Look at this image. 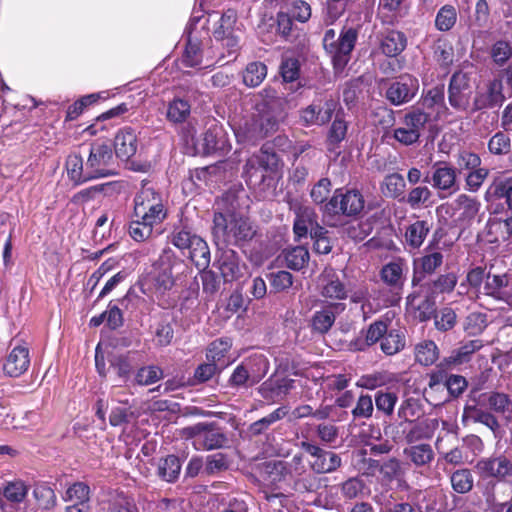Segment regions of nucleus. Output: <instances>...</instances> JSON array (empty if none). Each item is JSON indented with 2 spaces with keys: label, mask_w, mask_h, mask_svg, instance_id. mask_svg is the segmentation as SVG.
I'll return each instance as SVG.
<instances>
[{
  "label": "nucleus",
  "mask_w": 512,
  "mask_h": 512,
  "mask_svg": "<svg viewBox=\"0 0 512 512\" xmlns=\"http://www.w3.org/2000/svg\"><path fill=\"white\" fill-rule=\"evenodd\" d=\"M488 149L494 155H505L510 152L511 140L504 132H497L488 142Z\"/></svg>",
  "instance_id": "nucleus-63"
},
{
  "label": "nucleus",
  "mask_w": 512,
  "mask_h": 512,
  "mask_svg": "<svg viewBox=\"0 0 512 512\" xmlns=\"http://www.w3.org/2000/svg\"><path fill=\"white\" fill-rule=\"evenodd\" d=\"M268 279L271 289L275 293L286 291L293 284L292 274L285 270L270 273Z\"/></svg>",
  "instance_id": "nucleus-57"
},
{
  "label": "nucleus",
  "mask_w": 512,
  "mask_h": 512,
  "mask_svg": "<svg viewBox=\"0 0 512 512\" xmlns=\"http://www.w3.org/2000/svg\"><path fill=\"white\" fill-rule=\"evenodd\" d=\"M291 209L295 214L293 231L296 237L300 239L323 234L324 227L318 223V215L313 207L296 202L291 205Z\"/></svg>",
  "instance_id": "nucleus-13"
},
{
  "label": "nucleus",
  "mask_w": 512,
  "mask_h": 512,
  "mask_svg": "<svg viewBox=\"0 0 512 512\" xmlns=\"http://www.w3.org/2000/svg\"><path fill=\"white\" fill-rule=\"evenodd\" d=\"M338 489L344 500L364 498L368 493L365 481L359 476L349 477L338 485Z\"/></svg>",
  "instance_id": "nucleus-33"
},
{
  "label": "nucleus",
  "mask_w": 512,
  "mask_h": 512,
  "mask_svg": "<svg viewBox=\"0 0 512 512\" xmlns=\"http://www.w3.org/2000/svg\"><path fill=\"white\" fill-rule=\"evenodd\" d=\"M166 216L162 195L153 187L143 185L134 199V217L158 225Z\"/></svg>",
  "instance_id": "nucleus-5"
},
{
  "label": "nucleus",
  "mask_w": 512,
  "mask_h": 512,
  "mask_svg": "<svg viewBox=\"0 0 512 512\" xmlns=\"http://www.w3.org/2000/svg\"><path fill=\"white\" fill-rule=\"evenodd\" d=\"M475 468L482 477L503 479L512 474V463L504 456L483 458Z\"/></svg>",
  "instance_id": "nucleus-18"
},
{
  "label": "nucleus",
  "mask_w": 512,
  "mask_h": 512,
  "mask_svg": "<svg viewBox=\"0 0 512 512\" xmlns=\"http://www.w3.org/2000/svg\"><path fill=\"white\" fill-rule=\"evenodd\" d=\"M408 299L410 305L417 311L416 317L419 321L425 322L435 315L436 303L431 297L427 296L422 299H417L416 297L410 299L409 297Z\"/></svg>",
  "instance_id": "nucleus-50"
},
{
  "label": "nucleus",
  "mask_w": 512,
  "mask_h": 512,
  "mask_svg": "<svg viewBox=\"0 0 512 512\" xmlns=\"http://www.w3.org/2000/svg\"><path fill=\"white\" fill-rule=\"evenodd\" d=\"M458 170L451 163L446 161L435 162L432 166V175H427L424 182L431 183L436 190L446 191L449 194L459 190L457 180Z\"/></svg>",
  "instance_id": "nucleus-14"
},
{
  "label": "nucleus",
  "mask_w": 512,
  "mask_h": 512,
  "mask_svg": "<svg viewBox=\"0 0 512 512\" xmlns=\"http://www.w3.org/2000/svg\"><path fill=\"white\" fill-rule=\"evenodd\" d=\"M373 228L374 221L366 219L346 224L342 229V233L354 241H363L372 233Z\"/></svg>",
  "instance_id": "nucleus-40"
},
{
  "label": "nucleus",
  "mask_w": 512,
  "mask_h": 512,
  "mask_svg": "<svg viewBox=\"0 0 512 512\" xmlns=\"http://www.w3.org/2000/svg\"><path fill=\"white\" fill-rule=\"evenodd\" d=\"M115 155L128 160L137 152V136L131 128L120 130L114 141Z\"/></svg>",
  "instance_id": "nucleus-28"
},
{
  "label": "nucleus",
  "mask_w": 512,
  "mask_h": 512,
  "mask_svg": "<svg viewBox=\"0 0 512 512\" xmlns=\"http://www.w3.org/2000/svg\"><path fill=\"white\" fill-rule=\"evenodd\" d=\"M101 98V93H92L83 96L82 98L74 102L71 106H69L66 118L68 120L76 119L79 115L82 114L86 107L96 103Z\"/></svg>",
  "instance_id": "nucleus-56"
},
{
  "label": "nucleus",
  "mask_w": 512,
  "mask_h": 512,
  "mask_svg": "<svg viewBox=\"0 0 512 512\" xmlns=\"http://www.w3.org/2000/svg\"><path fill=\"white\" fill-rule=\"evenodd\" d=\"M114 163L115 155L110 144L98 141L90 144L86 172H89L91 180L114 175Z\"/></svg>",
  "instance_id": "nucleus-7"
},
{
  "label": "nucleus",
  "mask_w": 512,
  "mask_h": 512,
  "mask_svg": "<svg viewBox=\"0 0 512 512\" xmlns=\"http://www.w3.org/2000/svg\"><path fill=\"white\" fill-rule=\"evenodd\" d=\"M65 168L68 178L74 185H81L91 181L89 172L86 171V162L79 152H71L66 159Z\"/></svg>",
  "instance_id": "nucleus-29"
},
{
  "label": "nucleus",
  "mask_w": 512,
  "mask_h": 512,
  "mask_svg": "<svg viewBox=\"0 0 512 512\" xmlns=\"http://www.w3.org/2000/svg\"><path fill=\"white\" fill-rule=\"evenodd\" d=\"M431 196L432 192L427 186H417L408 192L405 202L411 208H419L421 205L425 204Z\"/></svg>",
  "instance_id": "nucleus-62"
},
{
  "label": "nucleus",
  "mask_w": 512,
  "mask_h": 512,
  "mask_svg": "<svg viewBox=\"0 0 512 512\" xmlns=\"http://www.w3.org/2000/svg\"><path fill=\"white\" fill-rule=\"evenodd\" d=\"M288 414V409L285 406L278 407L273 412H271L269 415L253 422L249 426V432L254 435H260L264 433L271 425L276 423L277 421H280Z\"/></svg>",
  "instance_id": "nucleus-41"
},
{
  "label": "nucleus",
  "mask_w": 512,
  "mask_h": 512,
  "mask_svg": "<svg viewBox=\"0 0 512 512\" xmlns=\"http://www.w3.org/2000/svg\"><path fill=\"white\" fill-rule=\"evenodd\" d=\"M278 166V157L273 151L262 147L259 153L252 155L245 164V173L251 179L259 170L273 171Z\"/></svg>",
  "instance_id": "nucleus-21"
},
{
  "label": "nucleus",
  "mask_w": 512,
  "mask_h": 512,
  "mask_svg": "<svg viewBox=\"0 0 512 512\" xmlns=\"http://www.w3.org/2000/svg\"><path fill=\"white\" fill-rule=\"evenodd\" d=\"M300 447L314 458L310 467L317 474L333 473L342 466L341 457L333 451L324 450L309 441H302Z\"/></svg>",
  "instance_id": "nucleus-12"
},
{
  "label": "nucleus",
  "mask_w": 512,
  "mask_h": 512,
  "mask_svg": "<svg viewBox=\"0 0 512 512\" xmlns=\"http://www.w3.org/2000/svg\"><path fill=\"white\" fill-rule=\"evenodd\" d=\"M154 224L134 217L129 226V233L136 241H143L152 235Z\"/></svg>",
  "instance_id": "nucleus-58"
},
{
  "label": "nucleus",
  "mask_w": 512,
  "mask_h": 512,
  "mask_svg": "<svg viewBox=\"0 0 512 512\" xmlns=\"http://www.w3.org/2000/svg\"><path fill=\"white\" fill-rule=\"evenodd\" d=\"M220 255L217 259L218 268L226 282L237 280L244 276L246 265L233 249L219 247Z\"/></svg>",
  "instance_id": "nucleus-17"
},
{
  "label": "nucleus",
  "mask_w": 512,
  "mask_h": 512,
  "mask_svg": "<svg viewBox=\"0 0 512 512\" xmlns=\"http://www.w3.org/2000/svg\"><path fill=\"white\" fill-rule=\"evenodd\" d=\"M457 21V11L452 5H444L437 12L435 27L437 30L446 32L453 28Z\"/></svg>",
  "instance_id": "nucleus-51"
},
{
  "label": "nucleus",
  "mask_w": 512,
  "mask_h": 512,
  "mask_svg": "<svg viewBox=\"0 0 512 512\" xmlns=\"http://www.w3.org/2000/svg\"><path fill=\"white\" fill-rule=\"evenodd\" d=\"M467 420L486 426L495 436L501 430L497 417L491 411L485 410L478 405H466L464 407L462 421L465 422Z\"/></svg>",
  "instance_id": "nucleus-23"
},
{
  "label": "nucleus",
  "mask_w": 512,
  "mask_h": 512,
  "mask_svg": "<svg viewBox=\"0 0 512 512\" xmlns=\"http://www.w3.org/2000/svg\"><path fill=\"white\" fill-rule=\"evenodd\" d=\"M491 412L499 414L505 421H512V400L509 395L501 392H490L481 395Z\"/></svg>",
  "instance_id": "nucleus-27"
},
{
  "label": "nucleus",
  "mask_w": 512,
  "mask_h": 512,
  "mask_svg": "<svg viewBox=\"0 0 512 512\" xmlns=\"http://www.w3.org/2000/svg\"><path fill=\"white\" fill-rule=\"evenodd\" d=\"M30 365L29 350L25 346H16L7 356L3 370L11 377L22 375Z\"/></svg>",
  "instance_id": "nucleus-24"
},
{
  "label": "nucleus",
  "mask_w": 512,
  "mask_h": 512,
  "mask_svg": "<svg viewBox=\"0 0 512 512\" xmlns=\"http://www.w3.org/2000/svg\"><path fill=\"white\" fill-rule=\"evenodd\" d=\"M257 109L267 120H274V128L277 130L279 122L287 115V102L284 98L273 97L258 104Z\"/></svg>",
  "instance_id": "nucleus-31"
},
{
  "label": "nucleus",
  "mask_w": 512,
  "mask_h": 512,
  "mask_svg": "<svg viewBox=\"0 0 512 512\" xmlns=\"http://www.w3.org/2000/svg\"><path fill=\"white\" fill-rule=\"evenodd\" d=\"M364 205V198L359 191L352 189L344 192L342 189H336L329 201L320 207V211L326 225L336 227L337 216H357L363 211Z\"/></svg>",
  "instance_id": "nucleus-3"
},
{
  "label": "nucleus",
  "mask_w": 512,
  "mask_h": 512,
  "mask_svg": "<svg viewBox=\"0 0 512 512\" xmlns=\"http://www.w3.org/2000/svg\"><path fill=\"white\" fill-rule=\"evenodd\" d=\"M268 370L267 361L264 356L258 355L238 365L230 377V383L235 386L244 385L251 381V384L259 382Z\"/></svg>",
  "instance_id": "nucleus-15"
},
{
  "label": "nucleus",
  "mask_w": 512,
  "mask_h": 512,
  "mask_svg": "<svg viewBox=\"0 0 512 512\" xmlns=\"http://www.w3.org/2000/svg\"><path fill=\"white\" fill-rule=\"evenodd\" d=\"M236 21V12L229 9L223 13L213 31L215 40L221 42V45L227 48V55L222 53L219 58V61L227 58L224 64H231L237 59L239 50V35L237 32L239 29L235 27Z\"/></svg>",
  "instance_id": "nucleus-6"
},
{
  "label": "nucleus",
  "mask_w": 512,
  "mask_h": 512,
  "mask_svg": "<svg viewBox=\"0 0 512 512\" xmlns=\"http://www.w3.org/2000/svg\"><path fill=\"white\" fill-rule=\"evenodd\" d=\"M411 428L405 434V440L407 443H414L422 439H428L431 437L429 421H421L410 423Z\"/></svg>",
  "instance_id": "nucleus-59"
},
{
  "label": "nucleus",
  "mask_w": 512,
  "mask_h": 512,
  "mask_svg": "<svg viewBox=\"0 0 512 512\" xmlns=\"http://www.w3.org/2000/svg\"><path fill=\"white\" fill-rule=\"evenodd\" d=\"M357 36V30L354 28L342 30L338 37H336V32L333 29H328L325 32L323 45L331 56L332 64L348 63L349 55L355 46Z\"/></svg>",
  "instance_id": "nucleus-9"
},
{
  "label": "nucleus",
  "mask_w": 512,
  "mask_h": 512,
  "mask_svg": "<svg viewBox=\"0 0 512 512\" xmlns=\"http://www.w3.org/2000/svg\"><path fill=\"white\" fill-rule=\"evenodd\" d=\"M403 454L417 468L429 466L434 460V451L426 443L408 446L404 448Z\"/></svg>",
  "instance_id": "nucleus-32"
},
{
  "label": "nucleus",
  "mask_w": 512,
  "mask_h": 512,
  "mask_svg": "<svg viewBox=\"0 0 512 512\" xmlns=\"http://www.w3.org/2000/svg\"><path fill=\"white\" fill-rule=\"evenodd\" d=\"M189 258L199 270H205L210 263V250L207 243L201 238H193L188 249Z\"/></svg>",
  "instance_id": "nucleus-36"
},
{
  "label": "nucleus",
  "mask_w": 512,
  "mask_h": 512,
  "mask_svg": "<svg viewBox=\"0 0 512 512\" xmlns=\"http://www.w3.org/2000/svg\"><path fill=\"white\" fill-rule=\"evenodd\" d=\"M321 295L326 299L343 300L347 297L345 285L334 275L321 276Z\"/></svg>",
  "instance_id": "nucleus-34"
},
{
  "label": "nucleus",
  "mask_w": 512,
  "mask_h": 512,
  "mask_svg": "<svg viewBox=\"0 0 512 512\" xmlns=\"http://www.w3.org/2000/svg\"><path fill=\"white\" fill-rule=\"evenodd\" d=\"M429 119V114L421 109H412L402 118L401 126L394 129L393 137L403 145H413L419 141Z\"/></svg>",
  "instance_id": "nucleus-10"
},
{
  "label": "nucleus",
  "mask_w": 512,
  "mask_h": 512,
  "mask_svg": "<svg viewBox=\"0 0 512 512\" xmlns=\"http://www.w3.org/2000/svg\"><path fill=\"white\" fill-rule=\"evenodd\" d=\"M432 222L423 219L416 220L405 228L404 243L411 249H418L424 243L427 235L432 229Z\"/></svg>",
  "instance_id": "nucleus-26"
},
{
  "label": "nucleus",
  "mask_w": 512,
  "mask_h": 512,
  "mask_svg": "<svg viewBox=\"0 0 512 512\" xmlns=\"http://www.w3.org/2000/svg\"><path fill=\"white\" fill-rule=\"evenodd\" d=\"M62 498L65 502L89 504L90 487L84 482H75L67 488Z\"/></svg>",
  "instance_id": "nucleus-48"
},
{
  "label": "nucleus",
  "mask_w": 512,
  "mask_h": 512,
  "mask_svg": "<svg viewBox=\"0 0 512 512\" xmlns=\"http://www.w3.org/2000/svg\"><path fill=\"white\" fill-rule=\"evenodd\" d=\"M294 380L287 377L274 376L263 382L259 388L261 396L272 402L282 400L293 388Z\"/></svg>",
  "instance_id": "nucleus-20"
},
{
  "label": "nucleus",
  "mask_w": 512,
  "mask_h": 512,
  "mask_svg": "<svg viewBox=\"0 0 512 512\" xmlns=\"http://www.w3.org/2000/svg\"><path fill=\"white\" fill-rule=\"evenodd\" d=\"M406 44L407 39L404 33L391 30L382 39L381 50L385 55L395 57L405 49Z\"/></svg>",
  "instance_id": "nucleus-35"
},
{
  "label": "nucleus",
  "mask_w": 512,
  "mask_h": 512,
  "mask_svg": "<svg viewBox=\"0 0 512 512\" xmlns=\"http://www.w3.org/2000/svg\"><path fill=\"white\" fill-rule=\"evenodd\" d=\"M418 89V80L410 75H404L389 85L385 97L392 105L400 106L410 102Z\"/></svg>",
  "instance_id": "nucleus-16"
},
{
  "label": "nucleus",
  "mask_w": 512,
  "mask_h": 512,
  "mask_svg": "<svg viewBox=\"0 0 512 512\" xmlns=\"http://www.w3.org/2000/svg\"><path fill=\"white\" fill-rule=\"evenodd\" d=\"M403 265L400 261L384 265L381 270V279L395 289L401 288L404 284Z\"/></svg>",
  "instance_id": "nucleus-42"
},
{
  "label": "nucleus",
  "mask_w": 512,
  "mask_h": 512,
  "mask_svg": "<svg viewBox=\"0 0 512 512\" xmlns=\"http://www.w3.org/2000/svg\"><path fill=\"white\" fill-rule=\"evenodd\" d=\"M484 346L480 339L462 342L461 345L454 349L451 354L444 358L439 366L442 368H453L470 361L472 355Z\"/></svg>",
  "instance_id": "nucleus-19"
},
{
  "label": "nucleus",
  "mask_w": 512,
  "mask_h": 512,
  "mask_svg": "<svg viewBox=\"0 0 512 512\" xmlns=\"http://www.w3.org/2000/svg\"><path fill=\"white\" fill-rule=\"evenodd\" d=\"M28 493L27 485L21 481L8 482L3 489V498L12 503H21Z\"/></svg>",
  "instance_id": "nucleus-53"
},
{
  "label": "nucleus",
  "mask_w": 512,
  "mask_h": 512,
  "mask_svg": "<svg viewBox=\"0 0 512 512\" xmlns=\"http://www.w3.org/2000/svg\"><path fill=\"white\" fill-rule=\"evenodd\" d=\"M163 377V371L157 366H146L140 368L135 376V381L139 385H151Z\"/></svg>",
  "instance_id": "nucleus-64"
},
{
  "label": "nucleus",
  "mask_w": 512,
  "mask_h": 512,
  "mask_svg": "<svg viewBox=\"0 0 512 512\" xmlns=\"http://www.w3.org/2000/svg\"><path fill=\"white\" fill-rule=\"evenodd\" d=\"M334 322V313L329 308H325L314 313L311 319V326L314 331L324 334L330 330Z\"/></svg>",
  "instance_id": "nucleus-52"
},
{
  "label": "nucleus",
  "mask_w": 512,
  "mask_h": 512,
  "mask_svg": "<svg viewBox=\"0 0 512 512\" xmlns=\"http://www.w3.org/2000/svg\"><path fill=\"white\" fill-rule=\"evenodd\" d=\"M181 437L192 439L197 450H214L223 448L228 439L215 422H199L180 430Z\"/></svg>",
  "instance_id": "nucleus-4"
},
{
  "label": "nucleus",
  "mask_w": 512,
  "mask_h": 512,
  "mask_svg": "<svg viewBox=\"0 0 512 512\" xmlns=\"http://www.w3.org/2000/svg\"><path fill=\"white\" fill-rule=\"evenodd\" d=\"M443 258L444 256L441 252L434 251L415 259L414 276L412 279L413 285H416V283L421 280V278L417 277L418 274L425 276L435 273V271L443 264Z\"/></svg>",
  "instance_id": "nucleus-30"
},
{
  "label": "nucleus",
  "mask_w": 512,
  "mask_h": 512,
  "mask_svg": "<svg viewBox=\"0 0 512 512\" xmlns=\"http://www.w3.org/2000/svg\"><path fill=\"white\" fill-rule=\"evenodd\" d=\"M309 251L304 246H296L284 251L286 266L292 270H300L309 261Z\"/></svg>",
  "instance_id": "nucleus-44"
},
{
  "label": "nucleus",
  "mask_w": 512,
  "mask_h": 512,
  "mask_svg": "<svg viewBox=\"0 0 512 512\" xmlns=\"http://www.w3.org/2000/svg\"><path fill=\"white\" fill-rule=\"evenodd\" d=\"M458 282V276L454 272L440 274L431 283V290L434 293H451Z\"/></svg>",
  "instance_id": "nucleus-55"
},
{
  "label": "nucleus",
  "mask_w": 512,
  "mask_h": 512,
  "mask_svg": "<svg viewBox=\"0 0 512 512\" xmlns=\"http://www.w3.org/2000/svg\"><path fill=\"white\" fill-rule=\"evenodd\" d=\"M184 267L183 261L176 257L170 248L164 249L154 264L155 289L161 293L171 290L175 285L178 273Z\"/></svg>",
  "instance_id": "nucleus-8"
},
{
  "label": "nucleus",
  "mask_w": 512,
  "mask_h": 512,
  "mask_svg": "<svg viewBox=\"0 0 512 512\" xmlns=\"http://www.w3.org/2000/svg\"><path fill=\"white\" fill-rule=\"evenodd\" d=\"M379 341L381 351L387 356H392L405 348L406 336L401 329H389L388 319H379L368 326L365 338L358 339L355 347L359 351H364Z\"/></svg>",
  "instance_id": "nucleus-2"
},
{
  "label": "nucleus",
  "mask_w": 512,
  "mask_h": 512,
  "mask_svg": "<svg viewBox=\"0 0 512 512\" xmlns=\"http://www.w3.org/2000/svg\"><path fill=\"white\" fill-rule=\"evenodd\" d=\"M415 359L421 365H432L438 359L437 345L430 340L419 343L415 347Z\"/></svg>",
  "instance_id": "nucleus-47"
},
{
  "label": "nucleus",
  "mask_w": 512,
  "mask_h": 512,
  "mask_svg": "<svg viewBox=\"0 0 512 512\" xmlns=\"http://www.w3.org/2000/svg\"><path fill=\"white\" fill-rule=\"evenodd\" d=\"M480 208V203L466 194H460L454 201V210L459 215V220L466 221L475 218Z\"/></svg>",
  "instance_id": "nucleus-37"
},
{
  "label": "nucleus",
  "mask_w": 512,
  "mask_h": 512,
  "mask_svg": "<svg viewBox=\"0 0 512 512\" xmlns=\"http://www.w3.org/2000/svg\"><path fill=\"white\" fill-rule=\"evenodd\" d=\"M510 276L504 274H490L486 276L484 290L486 295L491 296L495 299H503V289L509 285Z\"/></svg>",
  "instance_id": "nucleus-39"
},
{
  "label": "nucleus",
  "mask_w": 512,
  "mask_h": 512,
  "mask_svg": "<svg viewBox=\"0 0 512 512\" xmlns=\"http://www.w3.org/2000/svg\"><path fill=\"white\" fill-rule=\"evenodd\" d=\"M275 131L274 120H267L266 117L256 109V113H253L239 126L235 135L240 142L254 144Z\"/></svg>",
  "instance_id": "nucleus-11"
},
{
  "label": "nucleus",
  "mask_w": 512,
  "mask_h": 512,
  "mask_svg": "<svg viewBox=\"0 0 512 512\" xmlns=\"http://www.w3.org/2000/svg\"><path fill=\"white\" fill-rule=\"evenodd\" d=\"M190 113L191 106L188 101L174 98L167 106L166 118L173 124H180L188 119Z\"/></svg>",
  "instance_id": "nucleus-38"
},
{
  "label": "nucleus",
  "mask_w": 512,
  "mask_h": 512,
  "mask_svg": "<svg viewBox=\"0 0 512 512\" xmlns=\"http://www.w3.org/2000/svg\"><path fill=\"white\" fill-rule=\"evenodd\" d=\"M33 495L38 505L43 509H51L57 503V497L54 490L48 486L40 485L35 487Z\"/></svg>",
  "instance_id": "nucleus-61"
},
{
  "label": "nucleus",
  "mask_w": 512,
  "mask_h": 512,
  "mask_svg": "<svg viewBox=\"0 0 512 512\" xmlns=\"http://www.w3.org/2000/svg\"><path fill=\"white\" fill-rule=\"evenodd\" d=\"M453 490L459 494H466L473 489L474 478L469 469H458L450 476Z\"/></svg>",
  "instance_id": "nucleus-45"
},
{
  "label": "nucleus",
  "mask_w": 512,
  "mask_h": 512,
  "mask_svg": "<svg viewBox=\"0 0 512 512\" xmlns=\"http://www.w3.org/2000/svg\"><path fill=\"white\" fill-rule=\"evenodd\" d=\"M181 464L178 457L169 455L160 460L158 466L159 476L167 482L176 480L180 474Z\"/></svg>",
  "instance_id": "nucleus-49"
},
{
  "label": "nucleus",
  "mask_w": 512,
  "mask_h": 512,
  "mask_svg": "<svg viewBox=\"0 0 512 512\" xmlns=\"http://www.w3.org/2000/svg\"><path fill=\"white\" fill-rule=\"evenodd\" d=\"M203 141L207 152L226 151L230 147L223 130L219 127L208 129L204 134Z\"/></svg>",
  "instance_id": "nucleus-43"
},
{
  "label": "nucleus",
  "mask_w": 512,
  "mask_h": 512,
  "mask_svg": "<svg viewBox=\"0 0 512 512\" xmlns=\"http://www.w3.org/2000/svg\"><path fill=\"white\" fill-rule=\"evenodd\" d=\"M334 100L326 101L323 108L317 105H309L301 112V119L306 125H323L330 121L336 108Z\"/></svg>",
  "instance_id": "nucleus-25"
},
{
  "label": "nucleus",
  "mask_w": 512,
  "mask_h": 512,
  "mask_svg": "<svg viewBox=\"0 0 512 512\" xmlns=\"http://www.w3.org/2000/svg\"><path fill=\"white\" fill-rule=\"evenodd\" d=\"M332 183L329 178L319 179L311 188L310 197L316 205L321 207L329 201L328 197L331 192Z\"/></svg>",
  "instance_id": "nucleus-54"
},
{
  "label": "nucleus",
  "mask_w": 512,
  "mask_h": 512,
  "mask_svg": "<svg viewBox=\"0 0 512 512\" xmlns=\"http://www.w3.org/2000/svg\"><path fill=\"white\" fill-rule=\"evenodd\" d=\"M486 199L503 200L507 207L512 210V176L498 175L494 177L486 190Z\"/></svg>",
  "instance_id": "nucleus-22"
},
{
  "label": "nucleus",
  "mask_w": 512,
  "mask_h": 512,
  "mask_svg": "<svg viewBox=\"0 0 512 512\" xmlns=\"http://www.w3.org/2000/svg\"><path fill=\"white\" fill-rule=\"evenodd\" d=\"M213 223V236L218 247L246 242L255 234L248 219L235 212L232 204L224 211L216 212Z\"/></svg>",
  "instance_id": "nucleus-1"
},
{
  "label": "nucleus",
  "mask_w": 512,
  "mask_h": 512,
  "mask_svg": "<svg viewBox=\"0 0 512 512\" xmlns=\"http://www.w3.org/2000/svg\"><path fill=\"white\" fill-rule=\"evenodd\" d=\"M390 381V377L386 372H375L361 376L356 385L365 389H376L386 385Z\"/></svg>",
  "instance_id": "nucleus-60"
},
{
  "label": "nucleus",
  "mask_w": 512,
  "mask_h": 512,
  "mask_svg": "<svg viewBox=\"0 0 512 512\" xmlns=\"http://www.w3.org/2000/svg\"><path fill=\"white\" fill-rule=\"evenodd\" d=\"M404 0H380L378 7V15L383 23L394 24L400 11Z\"/></svg>",
  "instance_id": "nucleus-46"
}]
</instances>
